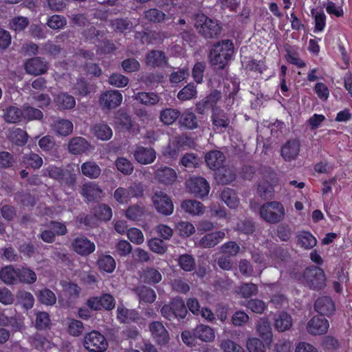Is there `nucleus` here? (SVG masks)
Masks as SVG:
<instances>
[{
  "label": "nucleus",
  "instance_id": "obj_1",
  "mask_svg": "<svg viewBox=\"0 0 352 352\" xmlns=\"http://www.w3.org/2000/svg\"><path fill=\"white\" fill-rule=\"evenodd\" d=\"M234 46L229 40L222 41L213 45L210 53V61L212 65L223 69L231 59Z\"/></svg>",
  "mask_w": 352,
  "mask_h": 352
},
{
  "label": "nucleus",
  "instance_id": "obj_2",
  "mask_svg": "<svg viewBox=\"0 0 352 352\" xmlns=\"http://www.w3.org/2000/svg\"><path fill=\"white\" fill-rule=\"evenodd\" d=\"M261 218L267 223H278L285 216V211L283 205L278 201H270L261 206L259 210Z\"/></svg>",
  "mask_w": 352,
  "mask_h": 352
},
{
  "label": "nucleus",
  "instance_id": "obj_3",
  "mask_svg": "<svg viewBox=\"0 0 352 352\" xmlns=\"http://www.w3.org/2000/svg\"><path fill=\"white\" fill-rule=\"evenodd\" d=\"M195 27L198 32L205 38H214L218 36L221 28L218 23L207 16L199 14L195 19Z\"/></svg>",
  "mask_w": 352,
  "mask_h": 352
},
{
  "label": "nucleus",
  "instance_id": "obj_4",
  "mask_svg": "<svg viewBox=\"0 0 352 352\" xmlns=\"http://www.w3.org/2000/svg\"><path fill=\"white\" fill-rule=\"evenodd\" d=\"M83 345L91 352H103L108 347L105 337L97 331H92L84 336Z\"/></svg>",
  "mask_w": 352,
  "mask_h": 352
},
{
  "label": "nucleus",
  "instance_id": "obj_5",
  "mask_svg": "<svg viewBox=\"0 0 352 352\" xmlns=\"http://www.w3.org/2000/svg\"><path fill=\"white\" fill-rule=\"evenodd\" d=\"M303 278L309 287L316 289L323 287L326 282L324 271L315 266L308 267L305 270Z\"/></svg>",
  "mask_w": 352,
  "mask_h": 352
},
{
  "label": "nucleus",
  "instance_id": "obj_6",
  "mask_svg": "<svg viewBox=\"0 0 352 352\" xmlns=\"http://www.w3.org/2000/svg\"><path fill=\"white\" fill-rule=\"evenodd\" d=\"M152 201L157 211L164 215H170L174 210V206L170 197L163 191L155 192Z\"/></svg>",
  "mask_w": 352,
  "mask_h": 352
},
{
  "label": "nucleus",
  "instance_id": "obj_7",
  "mask_svg": "<svg viewBox=\"0 0 352 352\" xmlns=\"http://www.w3.org/2000/svg\"><path fill=\"white\" fill-rule=\"evenodd\" d=\"M122 99V95L119 91H106L100 95L99 104L102 109H113L121 104Z\"/></svg>",
  "mask_w": 352,
  "mask_h": 352
},
{
  "label": "nucleus",
  "instance_id": "obj_8",
  "mask_svg": "<svg viewBox=\"0 0 352 352\" xmlns=\"http://www.w3.org/2000/svg\"><path fill=\"white\" fill-rule=\"evenodd\" d=\"M187 187L196 197L204 198L210 191V185L206 179L201 177H192L187 182Z\"/></svg>",
  "mask_w": 352,
  "mask_h": 352
},
{
  "label": "nucleus",
  "instance_id": "obj_9",
  "mask_svg": "<svg viewBox=\"0 0 352 352\" xmlns=\"http://www.w3.org/2000/svg\"><path fill=\"white\" fill-rule=\"evenodd\" d=\"M72 250L80 256H88L96 250V245L84 236L76 237L72 242Z\"/></svg>",
  "mask_w": 352,
  "mask_h": 352
},
{
  "label": "nucleus",
  "instance_id": "obj_10",
  "mask_svg": "<svg viewBox=\"0 0 352 352\" xmlns=\"http://www.w3.org/2000/svg\"><path fill=\"white\" fill-rule=\"evenodd\" d=\"M329 327L328 320L320 316L313 317L307 324V331L314 336L326 333Z\"/></svg>",
  "mask_w": 352,
  "mask_h": 352
},
{
  "label": "nucleus",
  "instance_id": "obj_11",
  "mask_svg": "<svg viewBox=\"0 0 352 352\" xmlns=\"http://www.w3.org/2000/svg\"><path fill=\"white\" fill-rule=\"evenodd\" d=\"M149 329L155 342L161 345H166L169 341L167 330L160 322H153L149 325Z\"/></svg>",
  "mask_w": 352,
  "mask_h": 352
},
{
  "label": "nucleus",
  "instance_id": "obj_12",
  "mask_svg": "<svg viewBox=\"0 0 352 352\" xmlns=\"http://www.w3.org/2000/svg\"><path fill=\"white\" fill-rule=\"evenodd\" d=\"M155 178L161 184L170 185L176 181L177 175L173 168L161 166L155 170Z\"/></svg>",
  "mask_w": 352,
  "mask_h": 352
},
{
  "label": "nucleus",
  "instance_id": "obj_13",
  "mask_svg": "<svg viewBox=\"0 0 352 352\" xmlns=\"http://www.w3.org/2000/svg\"><path fill=\"white\" fill-rule=\"evenodd\" d=\"M91 147L88 141L80 136L72 138L67 144L69 152L73 155H80L89 150Z\"/></svg>",
  "mask_w": 352,
  "mask_h": 352
},
{
  "label": "nucleus",
  "instance_id": "obj_14",
  "mask_svg": "<svg viewBox=\"0 0 352 352\" xmlns=\"http://www.w3.org/2000/svg\"><path fill=\"white\" fill-rule=\"evenodd\" d=\"M25 69L27 73L38 76L44 74L48 69L47 63L40 57H35L29 59L25 65Z\"/></svg>",
  "mask_w": 352,
  "mask_h": 352
},
{
  "label": "nucleus",
  "instance_id": "obj_15",
  "mask_svg": "<svg viewBox=\"0 0 352 352\" xmlns=\"http://www.w3.org/2000/svg\"><path fill=\"white\" fill-rule=\"evenodd\" d=\"M226 234L219 230L205 234L199 241L197 245L203 248H210L219 243L224 238Z\"/></svg>",
  "mask_w": 352,
  "mask_h": 352
},
{
  "label": "nucleus",
  "instance_id": "obj_16",
  "mask_svg": "<svg viewBox=\"0 0 352 352\" xmlns=\"http://www.w3.org/2000/svg\"><path fill=\"white\" fill-rule=\"evenodd\" d=\"M135 160L142 164H149L153 163L156 158V153L152 148L138 146L133 153Z\"/></svg>",
  "mask_w": 352,
  "mask_h": 352
},
{
  "label": "nucleus",
  "instance_id": "obj_17",
  "mask_svg": "<svg viewBox=\"0 0 352 352\" xmlns=\"http://www.w3.org/2000/svg\"><path fill=\"white\" fill-rule=\"evenodd\" d=\"M168 63L165 54L160 50H152L146 56V64L152 67H163Z\"/></svg>",
  "mask_w": 352,
  "mask_h": 352
},
{
  "label": "nucleus",
  "instance_id": "obj_18",
  "mask_svg": "<svg viewBox=\"0 0 352 352\" xmlns=\"http://www.w3.org/2000/svg\"><path fill=\"white\" fill-rule=\"evenodd\" d=\"M300 152V142L296 140L287 141L281 148V155L285 161L294 160Z\"/></svg>",
  "mask_w": 352,
  "mask_h": 352
},
{
  "label": "nucleus",
  "instance_id": "obj_19",
  "mask_svg": "<svg viewBox=\"0 0 352 352\" xmlns=\"http://www.w3.org/2000/svg\"><path fill=\"white\" fill-rule=\"evenodd\" d=\"M81 194L88 201H94L103 196V191L95 182H88L83 185Z\"/></svg>",
  "mask_w": 352,
  "mask_h": 352
},
{
  "label": "nucleus",
  "instance_id": "obj_20",
  "mask_svg": "<svg viewBox=\"0 0 352 352\" xmlns=\"http://www.w3.org/2000/svg\"><path fill=\"white\" fill-rule=\"evenodd\" d=\"M315 309L321 315L329 316L335 311V305L331 298L322 296L318 298L314 305Z\"/></svg>",
  "mask_w": 352,
  "mask_h": 352
},
{
  "label": "nucleus",
  "instance_id": "obj_21",
  "mask_svg": "<svg viewBox=\"0 0 352 352\" xmlns=\"http://www.w3.org/2000/svg\"><path fill=\"white\" fill-rule=\"evenodd\" d=\"M52 129L59 136H67L73 131V123L69 120L58 118L52 123Z\"/></svg>",
  "mask_w": 352,
  "mask_h": 352
},
{
  "label": "nucleus",
  "instance_id": "obj_22",
  "mask_svg": "<svg viewBox=\"0 0 352 352\" xmlns=\"http://www.w3.org/2000/svg\"><path fill=\"white\" fill-rule=\"evenodd\" d=\"M205 160L210 169L217 170L220 172V168H221L225 160V156L221 151H212L206 155Z\"/></svg>",
  "mask_w": 352,
  "mask_h": 352
},
{
  "label": "nucleus",
  "instance_id": "obj_23",
  "mask_svg": "<svg viewBox=\"0 0 352 352\" xmlns=\"http://www.w3.org/2000/svg\"><path fill=\"white\" fill-rule=\"evenodd\" d=\"M212 120L216 129L219 132H223L230 125V119L227 115L218 108L213 109Z\"/></svg>",
  "mask_w": 352,
  "mask_h": 352
},
{
  "label": "nucleus",
  "instance_id": "obj_24",
  "mask_svg": "<svg viewBox=\"0 0 352 352\" xmlns=\"http://www.w3.org/2000/svg\"><path fill=\"white\" fill-rule=\"evenodd\" d=\"M292 324V318L287 312H280L274 318V327L279 332H284L290 329Z\"/></svg>",
  "mask_w": 352,
  "mask_h": 352
},
{
  "label": "nucleus",
  "instance_id": "obj_25",
  "mask_svg": "<svg viewBox=\"0 0 352 352\" xmlns=\"http://www.w3.org/2000/svg\"><path fill=\"white\" fill-rule=\"evenodd\" d=\"M256 331L266 344L272 343L273 337L272 330L270 322L267 319H260L256 325Z\"/></svg>",
  "mask_w": 352,
  "mask_h": 352
},
{
  "label": "nucleus",
  "instance_id": "obj_26",
  "mask_svg": "<svg viewBox=\"0 0 352 352\" xmlns=\"http://www.w3.org/2000/svg\"><path fill=\"white\" fill-rule=\"evenodd\" d=\"M195 335L197 339L202 342H212L215 338L214 329L210 327L205 324H199L195 328Z\"/></svg>",
  "mask_w": 352,
  "mask_h": 352
},
{
  "label": "nucleus",
  "instance_id": "obj_27",
  "mask_svg": "<svg viewBox=\"0 0 352 352\" xmlns=\"http://www.w3.org/2000/svg\"><path fill=\"white\" fill-rule=\"evenodd\" d=\"M19 270L12 265H8L0 271L1 280L7 285L16 284L19 280Z\"/></svg>",
  "mask_w": 352,
  "mask_h": 352
},
{
  "label": "nucleus",
  "instance_id": "obj_28",
  "mask_svg": "<svg viewBox=\"0 0 352 352\" xmlns=\"http://www.w3.org/2000/svg\"><path fill=\"white\" fill-rule=\"evenodd\" d=\"M54 102L60 109H71L76 106L74 96L67 93L62 92L54 98Z\"/></svg>",
  "mask_w": 352,
  "mask_h": 352
},
{
  "label": "nucleus",
  "instance_id": "obj_29",
  "mask_svg": "<svg viewBox=\"0 0 352 352\" xmlns=\"http://www.w3.org/2000/svg\"><path fill=\"white\" fill-rule=\"evenodd\" d=\"M117 318L123 323H129L138 319V314L133 309H128L124 306L117 308Z\"/></svg>",
  "mask_w": 352,
  "mask_h": 352
},
{
  "label": "nucleus",
  "instance_id": "obj_30",
  "mask_svg": "<svg viewBox=\"0 0 352 352\" xmlns=\"http://www.w3.org/2000/svg\"><path fill=\"white\" fill-rule=\"evenodd\" d=\"M97 265L100 270L107 273H112L116 269V263L113 256L102 254L98 257Z\"/></svg>",
  "mask_w": 352,
  "mask_h": 352
},
{
  "label": "nucleus",
  "instance_id": "obj_31",
  "mask_svg": "<svg viewBox=\"0 0 352 352\" xmlns=\"http://www.w3.org/2000/svg\"><path fill=\"white\" fill-rule=\"evenodd\" d=\"M81 172L87 177L96 179L100 176L101 169L96 162L89 161L81 165Z\"/></svg>",
  "mask_w": 352,
  "mask_h": 352
},
{
  "label": "nucleus",
  "instance_id": "obj_32",
  "mask_svg": "<svg viewBox=\"0 0 352 352\" xmlns=\"http://www.w3.org/2000/svg\"><path fill=\"white\" fill-rule=\"evenodd\" d=\"M21 163L27 168L37 169L41 167L43 160L39 155L30 152L21 157Z\"/></svg>",
  "mask_w": 352,
  "mask_h": 352
},
{
  "label": "nucleus",
  "instance_id": "obj_33",
  "mask_svg": "<svg viewBox=\"0 0 352 352\" xmlns=\"http://www.w3.org/2000/svg\"><path fill=\"white\" fill-rule=\"evenodd\" d=\"M182 208L186 212L192 215H200L204 212V205L197 201L188 199L182 203Z\"/></svg>",
  "mask_w": 352,
  "mask_h": 352
},
{
  "label": "nucleus",
  "instance_id": "obj_34",
  "mask_svg": "<svg viewBox=\"0 0 352 352\" xmlns=\"http://www.w3.org/2000/svg\"><path fill=\"white\" fill-rule=\"evenodd\" d=\"M91 131L99 140L106 141L111 138L112 129L106 124H98L93 126Z\"/></svg>",
  "mask_w": 352,
  "mask_h": 352
},
{
  "label": "nucleus",
  "instance_id": "obj_35",
  "mask_svg": "<svg viewBox=\"0 0 352 352\" xmlns=\"http://www.w3.org/2000/svg\"><path fill=\"white\" fill-rule=\"evenodd\" d=\"M3 117L7 122H19L23 118V109H20L16 106H10L4 109Z\"/></svg>",
  "mask_w": 352,
  "mask_h": 352
},
{
  "label": "nucleus",
  "instance_id": "obj_36",
  "mask_svg": "<svg viewBox=\"0 0 352 352\" xmlns=\"http://www.w3.org/2000/svg\"><path fill=\"white\" fill-rule=\"evenodd\" d=\"M297 237L298 245L305 250L311 249L316 245V239L309 232H300Z\"/></svg>",
  "mask_w": 352,
  "mask_h": 352
},
{
  "label": "nucleus",
  "instance_id": "obj_37",
  "mask_svg": "<svg viewBox=\"0 0 352 352\" xmlns=\"http://www.w3.org/2000/svg\"><path fill=\"white\" fill-rule=\"evenodd\" d=\"M221 200L230 208H235L239 205V199L235 192L229 188H224L221 195Z\"/></svg>",
  "mask_w": 352,
  "mask_h": 352
},
{
  "label": "nucleus",
  "instance_id": "obj_38",
  "mask_svg": "<svg viewBox=\"0 0 352 352\" xmlns=\"http://www.w3.org/2000/svg\"><path fill=\"white\" fill-rule=\"evenodd\" d=\"M135 99L144 105H154L160 101L159 96L153 92H139L135 96Z\"/></svg>",
  "mask_w": 352,
  "mask_h": 352
},
{
  "label": "nucleus",
  "instance_id": "obj_39",
  "mask_svg": "<svg viewBox=\"0 0 352 352\" xmlns=\"http://www.w3.org/2000/svg\"><path fill=\"white\" fill-rule=\"evenodd\" d=\"M182 138L176 137L171 140L164 151V155L170 158L176 157L180 151Z\"/></svg>",
  "mask_w": 352,
  "mask_h": 352
},
{
  "label": "nucleus",
  "instance_id": "obj_40",
  "mask_svg": "<svg viewBox=\"0 0 352 352\" xmlns=\"http://www.w3.org/2000/svg\"><path fill=\"white\" fill-rule=\"evenodd\" d=\"M197 89L193 83H189L182 88L177 94V98L180 101L189 100L197 96Z\"/></svg>",
  "mask_w": 352,
  "mask_h": 352
},
{
  "label": "nucleus",
  "instance_id": "obj_41",
  "mask_svg": "<svg viewBox=\"0 0 352 352\" xmlns=\"http://www.w3.org/2000/svg\"><path fill=\"white\" fill-rule=\"evenodd\" d=\"M10 138L18 146H23L28 142V135L27 132L20 128H13L10 131Z\"/></svg>",
  "mask_w": 352,
  "mask_h": 352
},
{
  "label": "nucleus",
  "instance_id": "obj_42",
  "mask_svg": "<svg viewBox=\"0 0 352 352\" xmlns=\"http://www.w3.org/2000/svg\"><path fill=\"white\" fill-rule=\"evenodd\" d=\"M179 111L175 109H166L161 111L160 118L165 124H172L179 118Z\"/></svg>",
  "mask_w": 352,
  "mask_h": 352
},
{
  "label": "nucleus",
  "instance_id": "obj_43",
  "mask_svg": "<svg viewBox=\"0 0 352 352\" xmlns=\"http://www.w3.org/2000/svg\"><path fill=\"white\" fill-rule=\"evenodd\" d=\"M137 292L141 302L151 303L156 299L155 291L150 287L146 286L140 287L138 288Z\"/></svg>",
  "mask_w": 352,
  "mask_h": 352
},
{
  "label": "nucleus",
  "instance_id": "obj_44",
  "mask_svg": "<svg viewBox=\"0 0 352 352\" xmlns=\"http://www.w3.org/2000/svg\"><path fill=\"white\" fill-rule=\"evenodd\" d=\"M43 112L36 108H34L29 105L23 107V118L26 120H40L43 118Z\"/></svg>",
  "mask_w": 352,
  "mask_h": 352
},
{
  "label": "nucleus",
  "instance_id": "obj_45",
  "mask_svg": "<svg viewBox=\"0 0 352 352\" xmlns=\"http://www.w3.org/2000/svg\"><path fill=\"white\" fill-rule=\"evenodd\" d=\"M16 298L19 303L26 309H30L34 306V298L28 292L24 290L19 291L16 294Z\"/></svg>",
  "mask_w": 352,
  "mask_h": 352
},
{
  "label": "nucleus",
  "instance_id": "obj_46",
  "mask_svg": "<svg viewBox=\"0 0 352 352\" xmlns=\"http://www.w3.org/2000/svg\"><path fill=\"white\" fill-rule=\"evenodd\" d=\"M149 249L158 254H164L167 251V245L163 240L159 238H152L147 241Z\"/></svg>",
  "mask_w": 352,
  "mask_h": 352
},
{
  "label": "nucleus",
  "instance_id": "obj_47",
  "mask_svg": "<svg viewBox=\"0 0 352 352\" xmlns=\"http://www.w3.org/2000/svg\"><path fill=\"white\" fill-rule=\"evenodd\" d=\"M142 278L147 283H158L162 280V276L157 270L148 267L144 271Z\"/></svg>",
  "mask_w": 352,
  "mask_h": 352
},
{
  "label": "nucleus",
  "instance_id": "obj_48",
  "mask_svg": "<svg viewBox=\"0 0 352 352\" xmlns=\"http://www.w3.org/2000/svg\"><path fill=\"white\" fill-rule=\"evenodd\" d=\"M19 270V282H21L26 284H32L36 280V275L35 272L29 269L23 267L21 269H18Z\"/></svg>",
  "mask_w": 352,
  "mask_h": 352
},
{
  "label": "nucleus",
  "instance_id": "obj_49",
  "mask_svg": "<svg viewBox=\"0 0 352 352\" xmlns=\"http://www.w3.org/2000/svg\"><path fill=\"white\" fill-rule=\"evenodd\" d=\"M258 292L256 285L252 283L241 284L237 289L236 292L243 298H250L256 295Z\"/></svg>",
  "mask_w": 352,
  "mask_h": 352
},
{
  "label": "nucleus",
  "instance_id": "obj_50",
  "mask_svg": "<svg viewBox=\"0 0 352 352\" xmlns=\"http://www.w3.org/2000/svg\"><path fill=\"white\" fill-rule=\"evenodd\" d=\"M115 164L117 169L125 175H129L133 171V164L125 157H118Z\"/></svg>",
  "mask_w": 352,
  "mask_h": 352
},
{
  "label": "nucleus",
  "instance_id": "obj_51",
  "mask_svg": "<svg viewBox=\"0 0 352 352\" xmlns=\"http://www.w3.org/2000/svg\"><path fill=\"white\" fill-rule=\"evenodd\" d=\"M177 318H184L187 314V309L184 300L182 298H174L171 302Z\"/></svg>",
  "mask_w": 352,
  "mask_h": 352
},
{
  "label": "nucleus",
  "instance_id": "obj_52",
  "mask_svg": "<svg viewBox=\"0 0 352 352\" xmlns=\"http://www.w3.org/2000/svg\"><path fill=\"white\" fill-rule=\"evenodd\" d=\"M178 263L180 267L186 272H191L195 267V258L188 254L181 255L178 258Z\"/></svg>",
  "mask_w": 352,
  "mask_h": 352
},
{
  "label": "nucleus",
  "instance_id": "obj_53",
  "mask_svg": "<svg viewBox=\"0 0 352 352\" xmlns=\"http://www.w3.org/2000/svg\"><path fill=\"white\" fill-rule=\"evenodd\" d=\"M94 215L100 220L109 221L112 217V210L105 204H100L94 208Z\"/></svg>",
  "mask_w": 352,
  "mask_h": 352
},
{
  "label": "nucleus",
  "instance_id": "obj_54",
  "mask_svg": "<svg viewBox=\"0 0 352 352\" xmlns=\"http://www.w3.org/2000/svg\"><path fill=\"white\" fill-rule=\"evenodd\" d=\"M182 125L190 129H193L197 127V121L195 115L190 111H185L180 119Z\"/></svg>",
  "mask_w": 352,
  "mask_h": 352
},
{
  "label": "nucleus",
  "instance_id": "obj_55",
  "mask_svg": "<svg viewBox=\"0 0 352 352\" xmlns=\"http://www.w3.org/2000/svg\"><path fill=\"white\" fill-rule=\"evenodd\" d=\"M66 24L67 20L65 17L58 14H54L50 16L47 21L48 27L53 30L62 29L66 25Z\"/></svg>",
  "mask_w": 352,
  "mask_h": 352
},
{
  "label": "nucleus",
  "instance_id": "obj_56",
  "mask_svg": "<svg viewBox=\"0 0 352 352\" xmlns=\"http://www.w3.org/2000/svg\"><path fill=\"white\" fill-rule=\"evenodd\" d=\"M132 246L126 240L119 241L115 246V253L120 256L125 257L131 254Z\"/></svg>",
  "mask_w": 352,
  "mask_h": 352
},
{
  "label": "nucleus",
  "instance_id": "obj_57",
  "mask_svg": "<svg viewBox=\"0 0 352 352\" xmlns=\"http://www.w3.org/2000/svg\"><path fill=\"white\" fill-rule=\"evenodd\" d=\"M69 333L72 336H79L84 330L83 324L80 320L69 319L67 322Z\"/></svg>",
  "mask_w": 352,
  "mask_h": 352
},
{
  "label": "nucleus",
  "instance_id": "obj_58",
  "mask_svg": "<svg viewBox=\"0 0 352 352\" xmlns=\"http://www.w3.org/2000/svg\"><path fill=\"white\" fill-rule=\"evenodd\" d=\"M129 78L121 74L115 73L111 74L109 78V83L118 88L126 87L129 84Z\"/></svg>",
  "mask_w": 352,
  "mask_h": 352
},
{
  "label": "nucleus",
  "instance_id": "obj_59",
  "mask_svg": "<svg viewBox=\"0 0 352 352\" xmlns=\"http://www.w3.org/2000/svg\"><path fill=\"white\" fill-rule=\"evenodd\" d=\"M176 228L182 236H190L195 232V226L188 221H180L176 225Z\"/></svg>",
  "mask_w": 352,
  "mask_h": 352
},
{
  "label": "nucleus",
  "instance_id": "obj_60",
  "mask_svg": "<svg viewBox=\"0 0 352 352\" xmlns=\"http://www.w3.org/2000/svg\"><path fill=\"white\" fill-rule=\"evenodd\" d=\"M38 300L45 305H52L56 302L55 294L48 289H42L38 296Z\"/></svg>",
  "mask_w": 352,
  "mask_h": 352
},
{
  "label": "nucleus",
  "instance_id": "obj_61",
  "mask_svg": "<svg viewBox=\"0 0 352 352\" xmlns=\"http://www.w3.org/2000/svg\"><path fill=\"white\" fill-rule=\"evenodd\" d=\"M128 239L134 244L141 245L144 241L142 232L136 228H131L127 230Z\"/></svg>",
  "mask_w": 352,
  "mask_h": 352
},
{
  "label": "nucleus",
  "instance_id": "obj_62",
  "mask_svg": "<svg viewBox=\"0 0 352 352\" xmlns=\"http://www.w3.org/2000/svg\"><path fill=\"white\" fill-rule=\"evenodd\" d=\"M189 76V72L187 68L183 67L177 71L173 72L169 76V80L172 84H178L186 80Z\"/></svg>",
  "mask_w": 352,
  "mask_h": 352
},
{
  "label": "nucleus",
  "instance_id": "obj_63",
  "mask_svg": "<svg viewBox=\"0 0 352 352\" xmlns=\"http://www.w3.org/2000/svg\"><path fill=\"white\" fill-rule=\"evenodd\" d=\"M200 160L194 153H186L181 159V164L188 168H192L197 166Z\"/></svg>",
  "mask_w": 352,
  "mask_h": 352
},
{
  "label": "nucleus",
  "instance_id": "obj_64",
  "mask_svg": "<svg viewBox=\"0 0 352 352\" xmlns=\"http://www.w3.org/2000/svg\"><path fill=\"white\" fill-rule=\"evenodd\" d=\"M247 348L250 352H265V348L263 342L256 338L248 340Z\"/></svg>",
  "mask_w": 352,
  "mask_h": 352
}]
</instances>
